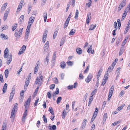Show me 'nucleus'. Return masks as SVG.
I'll use <instances>...</instances> for the list:
<instances>
[{"label": "nucleus", "mask_w": 130, "mask_h": 130, "mask_svg": "<svg viewBox=\"0 0 130 130\" xmlns=\"http://www.w3.org/2000/svg\"><path fill=\"white\" fill-rule=\"evenodd\" d=\"M43 76L41 75L40 76L37 77L36 79V80L35 82V84L36 85L38 84V85L39 86H40L42 83Z\"/></svg>", "instance_id": "obj_1"}, {"label": "nucleus", "mask_w": 130, "mask_h": 130, "mask_svg": "<svg viewBox=\"0 0 130 130\" xmlns=\"http://www.w3.org/2000/svg\"><path fill=\"white\" fill-rule=\"evenodd\" d=\"M18 103H16L14 105V108L11 112V115L10 117V118H12L13 117H15V114L17 112V110Z\"/></svg>", "instance_id": "obj_2"}, {"label": "nucleus", "mask_w": 130, "mask_h": 130, "mask_svg": "<svg viewBox=\"0 0 130 130\" xmlns=\"http://www.w3.org/2000/svg\"><path fill=\"white\" fill-rule=\"evenodd\" d=\"M23 28L20 29L19 31L16 30L15 31V33L14 34L15 36L17 37V38L19 39L22 35V32H23Z\"/></svg>", "instance_id": "obj_3"}, {"label": "nucleus", "mask_w": 130, "mask_h": 130, "mask_svg": "<svg viewBox=\"0 0 130 130\" xmlns=\"http://www.w3.org/2000/svg\"><path fill=\"white\" fill-rule=\"evenodd\" d=\"M126 4V0H123L121 3L120 4L118 8V11L119 12L122 7H124Z\"/></svg>", "instance_id": "obj_4"}, {"label": "nucleus", "mask_w": 130, "mask_h": 130, "mask_svg": "<svg viewBox=\"0 0 130 130\" xmlns=\"http://www.w3.org/2000/svg\"><path fill=\"white\" fill-rule=\"evenodd\" d=\"M7 57L8 58L7 59V64L8 65L11 62L12 60V55L11 54H8V56H7Z\"/></svg>", "instance_id": "obj_5"}, {"label": "nucleus", "mask_w": 130, "mask_h": 130, "mask_svg": "<svg viewBox=\"0 0 130 130\" xmlns=\"http://www.w3.org/2000/svg\"><path fill=\"white\" fill-rule=\"evenodd\" d=\"M93 76L92 74L91 73H90L86 78L85 79L86 82L89 83L91 80Z\"/></svg>", "instance_id": "obj_6"}, {"label": "nucleus", "mask_w": 130, "mask_h": 130, "mask_svg": "<svg viewBox=\"0 0 130 130\" xmlns=\"http://www.w3.org/2000/svg\"><path fill=\"white\" fill-rule=\"evenodd\" d=\"M40 63L39 61H38L36 63L34 69L35 70L34 73L35 74H36L37 73V72L40 66Z\"/></svg>", "instance_id": "obj_7"}, {"label": "nucleus", "mask_w": 130, "mask_h": 130, "mask_svg": "<svg viewBox=\"0 0 130 130\" xmlns=\"http://www.w3.org/2000/svg\"><path fill=\"white\" fill-rule=\"evenodd\" d=\"M47 30L45 31L43 34L42 37V42L44 43L46 41L47 38Z\"/></svg>", "instance_id": "obj_8"}, {"label": "nucleus", "mask_w": 130, "mask_h": 130, "mask_svg": "<svg viewBox=\"0 0 130 130\" xmlns=\"http://www.w3.org/2000/svg\"><path fill=\"white\" fill-rule=\"evenodd\" d=\"M9 11V9H8V11H6L4 13L3 18L4 20V21H6L7 19Z\"/></svg>", "instance_id": "obj_9"}, {"label": "nucleus", "mask_w": 130, "mask_h": 130, "mask_svg": "<svg viewBox=\"0 0 130 130\" xmlns=\"http://www.w3.org/2000/svg\"><path fill=\"white\" fill-rule=\"evenodd\" d=\"M35 18L34 17L31 16L29 18L28 23L29 24L32 25L34 21Z\"/></svg>", "instance_id": "obj_10"}, {"label": "nucleus", "mask_w": 130, "mask_h": 130, "mask_svg": "<svg viewBox=\"0 0 130 130\" xmlns=\"http://www.w3.org/2000/svg\"><path fill=\"white\" fill-rule=\"evenodd\" d=\"M9 50L7 48H6L5 49L4 51V58H7V56L8 54Z\"/></svg>", "instance_id": "obj_11"}, {"label": "nucleus", "mask_w": 130, "mask_h": 130, "mask_svg": "<svg viewBox=\"0 0 130 130\" xmlns=\"http://www.w3.org/2000/svg\"><path fill=\"white\" fill-rule=\"evenodd\" d=\"M30 80L26 79L25 85L24 87V90H26L27 88V87L28 86L30 82Z\"/></svg>", "instance_id": "obj_12"}, {"label": "nucleus", "mask_w": 130, "mask_h": 130, "mask_svg": "<svg viewBox=\"0 0 130 130\" xmlns=\"http://www.w3.org/2000/svg\"><path fill=\"white\" fill-rule=\"evenodd\" d=\"M7 5V3H5L1 7V13L3 12V11L5 10V9H6V6Z\"/></svg>", "instance_id": "obj_13"}, {"label": "nucleus", "mask_w": 130, "mask_h": 130, "mask_svg": "<svg viewBox=\"0 0 130 130\" xmlns=\"http://www.w3.org/2000/svg\"><path fill=\"white\" fill-rule=\"evenodd\" d=\"M7 84L6 83H5L4 85L3 88V93L4 94L5 93L6 91V90L7 89Z\"/></svg>", "instance_id": "obj_14"}, {"label": "nucleus", "mask_w": 130, "mask_h": 130, "mask_svg": "<svg viewBox=\"0 0 130 130\" xmlns=\"http://www.w3.org/2000/svg\"><path fill=\"white\" fill-rule=\"evenodd\" d=\"M76 51L77 53L79 55L81 54L82 52V49L79 47L76 48Z\"/></svg>", "instance_id": "obj_15"}, {"label": "nucleus", "mask_w": 130, "mask_h": 130, "mask_svg": "<svg viewBox=\"0 0 130 130\" xmlns=\"http://www.w3.org/2000/svg\"><path fill=\"white\" fill-rule=\"evenodd\" d=\"M56 52H55L54 53L52 58V62L53 63H54L55 61V59L56 58Z\"/></svg>", "instance_id": "obj_16"}, {"label": "nucleus", "mask_w": 130, "mask_h": 130, "mask_svg": "<svg viewBox=\"0 0 130 130\" xmlns=\"http://www.w3.org/2000/svg\"><path fill=\"white\" fill-rule=\"evenodd\" d=\"M30 31H26L25 35V40L26 41L28 39L29 34Z\"/></svg>", "instance_id": "obj_17"}, {"label": "nucleus", "mask_w": 130, "mask_h": 130, "mask_svg": "<svg viewBox=\"0 0 130 130\" xmlns=\"http://www.w3.org/2000/svg\"><path fill=\"white\" fill-rule=\"evenodd\" d=\"M49 55L48 54L46 56V59L47 60V61H45V60L44 61V64L46 65H47L48 64V63L49 61Z\"/></svg>", "instance_id": "obj_18"}, {"label": "nucleus", "mask_w": 130, "mask_h": 130, "mask_svg": "<svg viewBox=\"0 0 130 130\" xmlns=\"http://www.w3.org/2000/svg\"><path fill=\"white\" fill-rule=\"evenodd\" d=\"M0 36L1 38H4L6 39H8V38L7 37L6 35H5L3 34H0Z\"/></svg>", "instance_id": "obj_19"}, {"label": "nucleus", "mask_w": 130, "mask_h": 130, "mask_svg": "<svg viewBox=\"0 0 130 130\" xmlns=\"http://www.w3.org/2000/svg\"><path fill=\"white\" fill-rule=\"evenodd\" d=\"M128 39V37H126L125 38V39L124 40V41H123L122 44V46H123L125 45Z\"/></svg>", "instance_id": "obj_20"}, {"label": "nucleus", "mask_w": 130, "mask_h": 130, "mask_svg": "<svg viewBox=\"0 0 130 130\" xmlns=\"http://www.w3.org/2000/svg\"><path fill=\"white\" fill-rule=\"evenodd\" d=\"M67 113L65 110H64L62 113V118L63 119H64L66 117V115H67Z\"/></svg>", "instance_id": "obj_21"}, {"label": "nucleus", "mask_w": 130, "mask_h": 130, "mask_svg": "<svg viewBox=\"0 0 130 130\" xmlns=\"http://www.w3.org/2000/svg\"><path fill=\"white\" fill-rule=\"evenodd\" d=\"M60 66L62 68L64 69L65 68L66 66L65 62H61L60 63Z\"/></svg>", "instance_id": "obj_22"}, {"label": "nucleus", "mask_w": 130, "mask_h": 130, "mask_svg": "<svg viewBox=\"0 0 130 130\" xmlns=\"http://www.w3.org/2000/svg\"><path fill=\"white\" fill-rule=\"evenodd\" d=\"M49 42L48 41H47L45 44L44 47L45 48V49L47 50L48 48L49 45Z\"/></svg>", "instance_id": "obj_23"}, {"label": "nucleus", "mask_w": 130, "mask_h": 130, "mask_svg": "<svg viewBox=\"0 0 130 130\" xmlns=\"http://www.w3.org/2000/svg\"><path fill=\"white\" fill-rule=\"evenodd\" d=\"M7 128V124L4 123L3 125L2 130H6Z\"/></svg>", "instance_id": "obj_24"}, {"label": "nucleus", "mask_w": 130, "mask_h": 130, "mask_svg": "<svg viewBox=\"0 0 130 130\" xmlns=\"http://www.w3.org/2000/svg\"><path fill=\"white\" fill-rule=\"evenodd\" d=\"M75 31V29H73L71 30L69 33L70 35H74Z\"/></svg>", "instance_id": "obj_25"}, {"label": "nucleus", "mask_w": 130, "mask_h": 130, "mask_svg": "<svg viewBox=\"0 0 130 130\" xmlns=\"http://www.w3.org/2000/svg\"><path fill=\"white\" fill-rule=\"evenodd\" d=\"M107 117V114L106 113H104V115L103 116V121L104 122H105L106 118Z\"/></svg>", "instance_id": "obj_26"}, {"label": "nucleus", "mask_w": 130, "mask_h": 130, "mask_svg": "<svg viewBox=\"0 0 130 130\" xmlns=\"http://www.w3.org/2000/svg\"><path fill=\"white\" fill-rule=\"evenodd\" d=\"M44 15V20L45 22H46V19L47 17V14L46 12H44L43 13Z\"/></svg>", "instance_id": "obj_27"}, {"label": "nucleus", "mask_w": 130, "mask_h": 130, "mask_svg": "<svg viewBox=\"0 0 130 130\" xmlns=\"http://www.w3.org/2000/svg\"><path fill=\"white\" fill-rule=\"evenodd\" d=\"M9 74V71L8 69H6L5 71V76L6 78H7Z\"/></svg>", "instance_id": "obj_28"}, {"label": "nucleus", "mask_w": 130, "mask_h": 130, "mask_svg": "<svg viewBox=\"0 0 130 130\" xmlns=\"http://www.w3.org/2000/svg\"><path fill=\"white\" fill-rule=\"evenodd\" d=\"M79 14V12L78 10L77 9L76 10V12L75 13V16L74 17L75 19H77L78 17Z\"/></svg>", "instance_id": "obj_29"}, {"label": "nucleus", "mask_w": 130, "mask_h": 130, "mask_svg": "<svg viewBox=\"0 0 130 130\" xmlns=\"http://www.w3.org/2000/svg\"><path fill=\"white\" fill-rule=\"evenodd\" d=\"M71 1L70 0L69 2L67 4V7L66 10V12H67L68 11V9L71 5Z\"/></svg>", "instance_id": "obj_30"}, {"label": "nucleus", "mask_w": 130, "mask_h": 130, "mask_svg": "<svg viewBox=\"0 0 130 130\" xmlns=\"http://www.w3.org/2000/svg\"><path fill=\"white\" fill-rule=\"evenodd\" d=\"M54 82L56 84H58L59 83L58 80V79L56 78L55 77L52 79Z\"/></svg>", "instance_id": "obj_31"}, {"label": "nucleus", "mask_w": 130, "mask_h": 130, "mask_svg": "<svg viewBox=\"0 0 130 130\" xmlns=\"http://www.w3.org/2000/svg\"><path fill=\"white\" fill-rule=\"evenodd\" d=\"M24 15H22L19 18L20 22H22L24 21Z\"/></svg>", "instance_id": "obj_32"}, {"label": "nucleus", "mask_w": 130, "mask_h": 130, "mask_svg": "<svg viewBox=\"0 0 130 130\" xmlns=\"http://www.w3.org/2000/svg\"><path fill=\"white\" fill-rule=\"evenodd\" d=\"M96 26V25L95 24L94 25H91L90 26V28L89 29V30H92L94 29L95 28Z\"/></svg>", "instance_id": "obj_33"}, {"label": "nucleus", "mask_w": 130, "mask_h": 130, "mask_svg": "<svg viewBox=\"0 0 130 130\" xmlns=\"http://www.w3.org/2000/svg\"><path fill=\"white\" fill-rule=\"evenodd\" d=\"M114 89V87L113 86H112L110 88L109 92L110 93L112 94L113 92V91Z\"/></svg>", "instance_id": "obj_34"}, {"label": "nucleus", "mask_w": 130, "mask_h": 130, "mask_svg": "<svg viewBox=\"0 0 130 130\" xmlns=\"http://www.w3.org/2000/svg\"><path fill=\"white\" fill-rule=\"evenodd\" d=\"M48 110L50 111V112L52 115H54V112L52 107H49Z\"/></svg>", "instance_id": "obj_35"}, {"label": "nucleus", "mask_w": 130, "mask_h": 130, "mask_svg": "<svg viewBox=\"0 0 130 130\" xmlns=\"http://www.w3.org/2000/svg\"><path fill=\"white\" fill-rule=\"evenodd\" d=\"M24 90H22L21 91V92L20 93V96H21L22 97V98H21V99H22V100H21V101L22 102L23 101V98L24 97Z\"/></svg>", "instance_id": "obj_36"}, {"label": "nucleus", "mask_w": 130, "mask_h": 130, "mask_svg": "<svg viewBox=\"0 0 130 130\" xmlns=\"http://www.w3.org/2000/svg\"><path fill=\"white\" fill-rule=\"evenodd\" d=\"M31 100L30 99H28L27 100V101L26 102H25L24 104L25 106H26L28 105V104L29 105L30 102Z\"/></svg>", "instance_id": "obj_37"}, {"label": "nucleus", "mask_w": 130, "mask_h": 130, "mask_svg": "<svg viewBox=\"0 0 130 130\" xmlns=\"http://www.w3.org/2000/svg\"><path fill=\"white\" fill-rule=\"evenodd\" d=\"M22 5H21L19 4L18 7L17 12H19L20 10H21V9L22 8Z\"/></svg>", "instance_id": "obj_38"}, {"label": "nucleus", "mask_w": 130, "mask_h": 130, "mask_svg": "<svg viewBox=\"0 0 130 130\" xmlns=\"http://www.w3.org/2000/svg\"><path fill=\"white\" fill-rule=\"evenodd\" d=\"M125 105V104H123L122 105L120 106L119 107H118L117 109V110L118 111H119L120 110H121L124 107V106Z\"/></svg>", "instance_id": "obj_39"}, {"label": "nucleus", "mask_w": 130, "mask_h": 130, "mask_svg": "<svg viewBox=\"0 0 130 130\" xmlns=\"http://www.w3.org/2000/svg\"><path fill=\"white\" fill-rule=\"evenodd\" d=\"M31 25V24H29L28 23V26L27 27V28L26 29V31H30V28Z\"/></svg>", "instance_id": "obj_40"}, {"label": "nucleus", "mask_w": 130, "mask_h": 130, "mask_svg": "<svg viewBox=\"0 0 130 130\" xmlns=\"http://www.w3.org/2000/svg\"><path fill=\"white\" fill-rule=\"evenodd\" d=\"M62 99V98L61 97H59L56 101L57 103L58 104L61 102Z\"/></svg>", "instance_id": "obj_41"}, {"label": "nucleus", "mask_w": 130, "mask_h": 130, "mask_svg": "<svg viewBox=\"0 0 130 130\" xmlns=\"http://www.w3.org/2000/svg\"><path fill=\"white\" fill-rule=\"evenodd\" d=\"M96 89H95L91 93V96H92L93 97V96L96 93Z\"/></svg>", "instance_id": "obj_42"}, {"label": "nucleus", "mask_w": 130, "mask_h": 130, "mask_svg": "<svg viewBox=\"0 0 130 130\" xmlns=\"http://www.w3.org/2000/svg\"><path fill=\"white\" fill-rule=\"evenodd\" d=\"M130 28V26H127L126 28H125V30L124 32L125 34H126L127 33V32L128 30Z\"/></svg>", "instance_id": "obj_43"}, {"label": "nucleus", "mask_w": 130, "mask_h": 130, "mask_svg": "<svg viewBox=\"0 0 130 130\" xmlns=\"http://www.w3.org/2000/svg\"><path fill=\"white\" fill-rule=\"evenodd\" d=\"M0 81L2 83H3L4 82L3 76L1 74H0Z\"/></svg>", "instance_id": "obj_44"}, {"label": "nucleus", "mask_w": 130, "mask_h": 130, "mask_svg": "<svg viewBox=\"0 0 130 130\" xmlns=\"http://www.w3.org/2000/svg\"><path fill=\"white\" fill-rule=\"evenodd\" d=\"M58 33V31L57 30L55 31L53 34V39H54L56 38Z\"/></svg>", "instance_id": "obj_45"}, {"label": "nucleus", "mask_w": 130, "mask_h": 130, "mask_svg": "<svg viewBox=\"0 0 130 130\" xmlns=\"http://www.w3.org/2000/svg\"><path fill=\"white\" fill-rule=\"evenodd\" d=\"M65 41V39H64L62 38L60 42V46H61L64 43V41Z\"/></svg>", "instance_id": "obj_46"}, {"label": "nucleus", "mask_w": 130, "mask_h": 130, "mask_svg": "<svg viewBox=\"0 0 130 130\" xmlns=\"http://www.w3.org/2000/svg\"><path fill=\"white\" fill-rule=\"evenodd\" d=\"M121 122V121L119 120L117 122H115L112 124V125H115L117 124L120 123Z\"/></svg>", "instance_id": "obj_47"}, {"label": "nucleus", "mask_w": 130, "mask_h": 130, "mask_svg": "<svg viewBox=\"0 0 130 130\" xmlns=\"http://www.w3.org/2000/svg\"><path fill=\"white\" fill-rule=\"evenodd\" d=\"M27 109H26L25 110V112L24 113L23 117L24 118H25L27 115Z\"/></svg>", "instance_id": "obj_48"}, {"label": "nucleus", "mask_w": 130, "mask_h": 130, "mask_svg": "<svg viewBox=\"0 0 130 130\" xmlns=\"http://www.w3.org/2000/svg\"><path fill=\"white\" fill-rule=\"evenodd\" d=\"M8 28V26L7 25H5L4 26L2 27V31H3L4 30Z\"/></svg>", "instance_id": "obj_49"}, {"label": "nucleus", "mask_w": 130, "mask_h": 130, "mask_svg": "<svg viewBox=\"0 0 130 130\" xmlns=\"http://www.w3.org/2000/svg\"><path fill=\"white\" fill-rule=\"evenodd\" d=\"M67 63L68 66H72L73 65L72 62L69 60H68L67 62Z\"/></svg>", "instance_id": "obj_50"}, {"label": "nucleus", "mask_w": 130, "mask_h": 130, "mask_svg": "<svg viewBox=\"0 0 130 130\" xmlns=\"http://www.w3.org/2000/svg\"><path fill=\"white\" fill-rule=\"evenodd\" d=\"M113 68H112L111 66H110L108 68L107 70V72H108V71L109 72L112 71L113 69Z\"/></svg>", "instance_id": "obj_51"}, {"label": "nucleus", "mask_w": 130, "mask_h": 130, "mask_svg": "<svg viewBox=\"0 0 130 130\" xmlns=\"http://www.w3.org/2000/svg\"><path fill=\"white\" fill-rule=\"evenodd\" d=\"M73 86L72 85H71L67 87L68 89L69 90H71L73 88Z\"/></svg>", "instance_id": "obj_52"}, {"label": "nucleus", "mask_w": 130, "mask_h": 130, "mask_svg": "<svg viewBox=\"0 0 130 130\" xmlns=\"http://www.w3.org/2000/svg\"><path fill=\"white\" fill-rule=\"evenodd\" d=\"M17 26V24H15L14 25V26H12V31H14L15 30V29L16 28Z\"/></svg>", "instance_id": "obj_53"}, {"label": "nucleus", "mask_w": 130, "mask_h": 130, "mask_svg": "<svg viewBox=\"0 0 130 130\" xmlns=\"http://www.w3.org/2000/svg\"><path fill=\"white\" fill-rule=\"evenodd\" d=\"M92 45H89V48L88 49V50H87V52L89 53L90 52V51H91L92 50Z\"/></svg>", "instance_id": "obj_54"}, {"label": "nucleus", "mask_w": 130, "mask_h": 130, "mask_svg": "<svg viewBox=\"0 0 130 130\" xmlns=\"http://www.w3.org/2000/svg\"><path fill=\"white\" fill-rule=\"evenodd\" d=\"M24 51H25L24 50H21V49H20V51L18 53V55H20L21 54H23L24 52Z\"/></svg>", "instance_id": "obj_55"}, {"label": "nucleus", "mask_w": 130, "mask_h": 130, "mask_svg": "<svg viewBox=\"0 0 130 130\" xmlns=\"http://www.w3.org/2000/svg\"><path fill=\"white\" fill-rule=\"evenodd\" d=\"M52 130H55L56 129V126L55 125H53L51 127Z\"/></svg>", "instance_id": "obj_56"}, {"label": "nucleus", "mask_w": 130, "mask_h": 130, "mask_svg": "<svg viewBox=\"0 0 130 130\" xmlns=\"http://www.w3.org/2000/svg\"><path fill=\"white\" fill-rule=\"evenodd\" d=\"M47 95L48 98L50 99H51V94L50 93V92H47Z\"/></svg>", "instance_id": "obj_57"}, {"label": "nucleus", "mask_w": 130, "mask_h": 130, "mask_svg": "<svg viewBox=\"0 0 130 130\" xmlns=\"http://www.w3.org/2000/svg\"><path fill=\"white\" fill-rule=\"evenodd\" d=\"M114 26L115 28L116 29H117L118 28L117 23L116 22H115L114 23Z\"/></svg>", "instance_id": "obj_58"}, {"label": "nucleus", "mask_w": 130, "mask_h": 130, "mask_svg": "<svg viewBox=\"0 0 130 130\" xmlns=\"http://www.w3.org/2000/svg\"><path fill=\"white\" fill-rule=\"evenodd\" d=\"M55 87V85L53 84L51 85L50 86V88L51 89H54Z\"/></svg>", "instance_id": "obj_59"}, {"label": "nucleus", "mask_w": 130, "mask_h": 130, "mask_svg": "<svg viewBox=\"0 0 130 130\" xmlns=\"http://www.w3.org/2000/svg\"><path fill=\"white\" fill-rule=\"evenodd\" d=\"M14 95H13V94H10V97H9V101L10 102L11 101L12 99H13V96H14Z\"/></svg>", "instance_id": "obj_60"}, {"label": "nucleus", "mask_w": 130, "mask_h": 130, "mask_svg": "<svg viewBox=\"0 0 130 130\" xmlns=\"http://www.w3.org/2000/svg\"><path fill=\"white\" fill-rule=\"evenodd\" d=\"M31 76V73H30L29 75H28V76L27 77L26 79H27L28 80H30V77Z\"/></svg>", "instance_id": "obj_61"}, {"label": "nucleus", "mask_w": 130, "mask_h": 130, "mask_svg": "<svg viewBox=\"0 0 130 130\" xmlns=\"http://www.w3.org/2000/svg\"><path fill=\"white\" fill-rule=\"evenodd\" d=\"M99 81L98 80H97V83L96 84V85L94 87V88H95V89H96L99 86Z\"/></svg>", "instance_id": "obj_62"}, {"label": "nucleus", "mask_w": 130, "mask_h": 130, "mask_svg": "<svg viewBox=\"0 0 130 130\" xmlns=\"http://www.w3.org/2000/svg\"><path fill=\"white\" fill-rule=\"evenodd\" d=\"M89 70V66H87L86 70L84 71V73H86Z\"/></svg>", "instance_id": "obj_63"}, {"label": "nucleus", "mask_w": 130, "mask_h": 130, "mask_svg": "<svg viewBox=\"0 0 130 130\" xmlns=\"http://www.w3.org/2000/svg\"><path fill=\"white\" fill-rule=\"evenodd\" d=\"M126 15H127V13L124 12V13H123V15H122V18L123 19H124L125 18Z\"/></svg>", "instance_id": "obj_64"}]
</instances>
